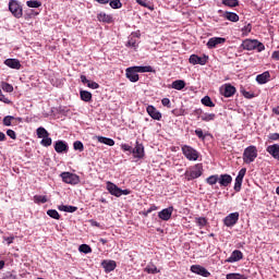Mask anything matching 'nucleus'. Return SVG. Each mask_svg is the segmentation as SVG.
Listing matches in <instances>:
<instances>
[{
  "label": "nucleus",
  "mask_w": 279,
  "mask_h": 279,
  "mask_svg": "<svg viewBox=\"0 0 279 279\" xmlns=\"http://www.w3.org/2000/svg\"><path fill=\"white\" fill-rule=\"evenodd\" d=\"M242 158L245 165H252V162H254L256 158H258V148H256V146L254 145L246 147L244 149Z\"/></svg>",
  "instance_id": "1"
},
{
  "label": "nucleus",
  "mask_w": 279,
  "mask_h": 279,
  "mask_svg": "<svg viewBox=\"0 0 279 279\" xmlns=\"http://www.w3.org/2000/svg\"><path fill=\"white\" fill-rule=\"evenodd\" d=\"M242 47L246 51H254V49H256L259 53L260 51H265V44L258 41V39H245Z\"/></svg>",
  "instance_id": "2"
},
{
  "label": "nucleus",
  "mask_w": 279,
  "mask_h": 279,
  "mask_svg": "<svg viewBox=\"0 0 279 279\" xmlns=\"http://www.w3.org/2000/svg\"><path fill=\"white\" fill-rule=\"evenodd\" d=\"M203 171L204 167L202 163H196L190 170L185 171V178L189 182H191V180H197V178H201Z\"/></svg>",
  "instance_id": "3"
},
{
  "label": "nucleus",
  "mask_w": 279,
  "mask_h": 279,
  "mask_svg": "<svg viewBox=\"0 0 279 279\" xmlns=\"http://www.w3.org/2000/svg\"><path fill=\"white\" fill-rule=\"evenodd\" d=\"M181 151L187 160L195 161L199 158V153L192 146L183 145Z\"/></svg>",
  "instance_id": "4"
},
{
  "label": "nucleus",
  "mask_w": 279,
  "mask_h": 279,
  "mask_svg": "<svg viewBox=\"0 0 279 279\" xmlns=\"http://www.w3.org/2000/svg\"><path fill=\"white\" fill-rule=\"evenodd\" d=\"M9 10L15 19H21L23 16V7L16 0H10Z\"/></svg>",
  "instance_id": "5"
},
{
  "label": "nucleus",
  "mask_w": 279,
  "mask_h": 279,
  "mask_svg": "<svg viewBox=\"0 0 279 279\" xmlns=\"http://www.w3.org/2000/svg\"><path fill=\"white\" fill-rule=\"evenodd\" d=\"M61 178L65 184H80V175L71 172H62Z\"/></svg>",
  "instance_id": "6"
},
{
  "label": "nucleus",
  "mask_w": 279,
  "mask_h": 279,
  "mask_svg": "<svg viewBox=\"0 0 279 279\" xmlns=\"http://www.w3.org/2000/svg\"><path fill=\"white\" fill-rule=\"evenodd\" d=\"M131 154H133L134 158L143 160V158H145V146H143L142 143L136 141L135 147L132 148Z\"/></svg>",
  "instance_id": "7"
},
{
  "label": "nucleus",
  "mask_w": 279,
  "mask_h": 279,
  "mask_svg": "<svg viewBox=\"0 0 279 279\" xmlns=\"http://www.w3.org/2000/svg\"><path fill=\"white\" fill-rule=\"evenodd\" d=\"M125 77H126V80H129L130 82H133V83H136V82H138V80H141V77L138 76V71H137L136 66L128 68L125 70Z\"/></svg>",
  "instance_id": "8"
},
{
  "label": "nucleus",
  "mask_w": 279,
  "mask_h": 279,
  "mask_svg": "<svg viewBox=\"0 0 279 279\" xmlns=\"http://www.w3.org/2000/svg\"><path fill=\"white\" fill-rule=\"evenodd\" d=\"M239 222V211L229 214L225 219L223 223L227 226V228H232L233 226H236Z\"/></svg>",
  "instance_id": "9"
},
{
  "label": "nucleus",
  "mask_w": 279,
  "mask_h": 279,
  "mask_svg": "<svg viewBox=\"0 0 279 279\" xmlns=\"http://www.w3.org/2000/svg\"><path fill=\"white\" fill-rule=\"evenodd\" d=\"M236 93V87L232 86L231 84H225L220 87V94L223 97H234V94Z\"/></svg>",
  "instance_id": "10"
},
{
  "label": "nucleus",
  "mask_w": 279,
  "mask_h": 279,
  "mask_svg": "<svg viewBox=\"0 0 279 279\" xmlns=\"http://www.w3.org/2000/svg\"><path fill=\"white\" fill-rule=\"evenodd\" d=\"M191 271L193 274H197L198 276H203V278H210V272L208 271V269L204 268L201 265L191 266Z\"/></svg>",
  "instance_id": "11"
},
{
  "label": "nucleus",
  "mask_w": 279,
  "mask_h": 279,
  "mask_svg": "<svg viewBox=\"0 0 279 279\" xmlns=\"http://www.w3.org/2000/svg\"><path fill=\"white\" fill-rule=\"evenodd\" d=\"M190 64H201V66H204L208 62V57H199L197 54H192L189 59Z\"/></svg>",
  "instance_id": "12"
},
{
  "label": "nucleus",
  "mask_w": 279,
  "mask_h": 279,
  "mask_svg": "<svg viewBox=\"0 0 279 279\" xmlns=\"http://www.w3.org/2000/svg\"><path fill=\"white\" fill-rule=\"evenodd\" d=\"M146 111L147 114H149V117H151V119L155 121H160V119H162V113H160V111H158V109L151 105L146 108Z\"/></svg>",
  "instance_id": "13"
},
{
  "label": "nucleus",
  "mask_w": 279,
  "mask_h": 279,
  "mask_svg": "<svg viewBox=\"0 0 279 279\" xmlns=\"http://www.w3.org/2000/svg\"><path fill=\"white\" fill-rule=\"evenodd\" d=\"M226 43V38L223 37H211L207 41L208 49H215L217 45H223Z\"/></svg>",
  "instance_id": "14"
},
{
  "label": "nucleus",
  "mask_w": 279,
  "mask_h": 279,
  "mask_svg": "<svg viewBox=\"0 0 279 279\" xmlns=\"http://www.w3.org/2000/svg\"><path fill=\"white\" fill-rule=\"evenodd\" d=\"M107 191L114 197H121V189L110 181L107 182Z\"/></svg>",
  "instance_id": "15"
},
{
  "label": "nucleus",
  "mask_w": 279,
  "mask_h": 279,
  "mask_svg": "<svg viewBox=\"0 0 279 279\" xmlns=\"http://www.w3.org/2000/svg\"><path fill=\"white\" fill-rule=\"evenodd\" d=\"M171 215H173V207L165 208L158 213V217L162 221H169V219H171Z\"/></svg>",
  "instance_id": "16"
},
{
  "label": "nucleus",
  "mask_w": 279,
  "mask_h": 279,
  "mask_svg": "<svg viewBox=\"0 0 279 279\" xmlns=\"http://www.w3.org/2000/svg\"><path fill=\"white\" fill-rule=\"evenodd\" d=\"M54 150L57 154H64L69 151V145L64 141H57L54 143Z\"/></svg>",
  "instance_id": "17"
},
{
  "label": "nucleus",
  "mask_w": 279,
  "mask_h": 279,
  "mask_svg": "<svg viewBox=\"0 0 279 279\" xmlns=\"http://www.w3.org/2000/svg\"><path fill=\"white\" fill-rule=\"evenodd\" d=\"M243 260V252L235 250L231 253V256L227 259V263H239Z\"/></svg>",
  "instance_id": "18"
},
{
  "label": "nucleus",
  "mask_w": 279,
  "mask_h": 279,
  "mask_svg": "<svg viewBox=\"0 0 279 279\" xmlns=\"http://www.w3.org/2000/svg\"><path fill=\"white\" fill-rule=\"evenodd\" d=\"M218 183L220 184V186H230V184H232V175L220 174V177H218Z\"/></svg>",
  "instance_id": "19"
},
{
  "label": "nucleus",
  "mask_w": 279,
  "mask_h": 279,
  "mask_svg": "<svg viewBox=\"0 0 279 279\" xmlns=\"http://www.w3.org/2000/svg\"><path fill=\"white\" fill-rule=\"evenodd\" d=\"M266 151L268 154H270V156H272V158H275V160H279V145L278 144L269 145L266 148Z\"/></svg>",
  "instance_id": "20"
},
{
  "label": "nucleus",
  "mask_w": 279,
  "mask_h": 279,
  "mask_svg": "<svg viewBox=\"0 0 279 279\" xmlns=\"http://www.w3.org/2000/svg\"><path fill=\"white\" fill-rule=\"evenodd\" d=\"M138 34H132V36L129 38V41L126 44V47H131L132 49L136 50L138 49Z\"/></svg>",
  "instance_id": "21"
},
{
  "label": "nucleus",
  "mask_w": 279,
  "mask_h": 279,
  "mask_svg": "<svg viewBox=\"0 0 279 279\" xmlns=\"http://www.w3.org/2000/svg\"><path fill=\"white\" fill-rule=\"evenodd\" d=\"M5 66H9V69H15L19 71L21 69V61L19 59H7L4 61Z\"/></svg>",
  "instance_id": "22"
},
{
  "label": "nucleus",
  "mask_w": 279,
  "mask_h": 279,
  "mask_svg": "<svg viewBox=\"0 0 279 279\" xmlns=\"http://www.w3.org/2000/svg\"><path fill=\"white\" fill-rule=\"evenodd\" d=\"M269 77H271V74H269V71H266L256 76V82L259 84H267V82H269Z\"/></svg>",
  "instance_id": "23"
},
{
  "label": "nucleus",
  "mask_w": 279,
  "mask_h": 279,
  "mask_svg": "<svg viewBox=\"0 0 279 279\" xmlns=\"http://www.w3.org/2000/svg\"><path fill=\"white\" fill-rule=\"evenodd\" d=\"M102 266L107 272L114 271L117 269V262L109 260V262H102Z\"/></svg>",
  "instance_id": "24"
},
{
  "label": "nucleus",
  "mask_w": 279,
  "mask_h": 279,
  "mask_svg": "<svg viewBox=\"0 0 279 279\" xmlns=\"http://www.w3.org/2000/svg\"><path fill=\"white\" fill-rule=\"evenodd\" d=\"M82 101H85L86 104L93 101V94L88 90H81L80 92Z\"/></svg>",
  "instance_id": "25"
},
{
  "label": "nucleus",
  "mask_w": 279,
  "mask_h": 279,
  "mask_svg": "<svg viewBox=\"0 0 279 279\" xmlns=\"http://www.w3.org/2000/svg\"><path fill=\"white\" fill-rule=\"evenodd\" d=\"M97 19L100 23H112V15H108L104 12H100L98 15H97Z\"/></svg>",
  "instance_id": "26"
},
{
  "label": "nucleus",
  "mask_w": 279,
  "mask_h": 279,
  "mask_svg": "<svg viewBox=\"0 0 279 279\" xmlns=\"http://www.w3.org/2000/svg\"><path fill=\"white\" fill-rule=\"evenodd\" d=\"M186 87V82H184L183 80H177L172 82V88H174V90H183V88Z\"/></svg>",
  "instance_id": "27"
},
{
  "label": "nucleus",
  "mask_w": 279,
  "mask_h": 279,
  "mask_svg": "<svg viewBox=\"0 0 279 279\" xmlns=\"http://www.w3.org/2000/svg\"><path fill=\"white\" fill-rule=\"evenodd\" d=\"M223 16L227 19V21H231V23H238L239 21V14L234 12H225Z\"/></svg>",
  "instance_id": "28"
},
{
  "label": "nucleus",
  "mask_w": 279,
  "mask_h": 279,
  "mask_svg": "<svg viewBox=\"0 0 279 279\" xmlns=\"http://www.w3.org/2000/svg\"><path fill=\"white\" fill-rule=\"evenodd\" d=\"M98 143H102L104 145H108L109 147H113L114 140H112L110 137L98 136Z\"/></svg>",
  "instance_id": "29"
},
{
  "label": "nucleus",
  "mask_w": 279,
  "mask_h": 279,
  "mask_svg": "<svg viewBox=\"0 0 279 279\" xmlns=\"http://www.w3.org/2000/svg\"><path fill=\"white\" fill-rule=\"evenodd\" d=\"M135 69H137V73H154V68H151V65H135Z\"/></svg>",
  "instance_id": "30"
},
{
  "label": "nucleus",
  "mask_w": 279,
  "mask_h": 279,
  "mask_svg": "<svg viewBox=\"0 0 279 279\" xmlns=\"http://www.w3.org/2000/svg\"><path fill=\"white\" fill-rule=\"evenodd\" d=\"M195 223L196 226H198V228H206V226L208 225V219H206L205 217H198L195 218Z\"/></svg>",
  "instance_id": "31"
},
{
  "label": "nucleus",
  "mask_w": 279,
  "mask_h": 279,
  "mask_svg": "<svg viewBox=\"0 0 279 279\" xmlns=\"http://www.w3.org/2000/svg\"><path fill=\"white\" fill-rule=\"evenodd\" d=\"M201 101L203 106H206L207 108H215V102H213L210 96H205Z\"/></svg>",
  "instance_id": "32"
},
{
  "label": "nucleus",
  "mask_w": 279,
  "mask_h": 279,
  "mask_svg": "<svg viewBox=\"0 0 279 279\" xmlns=\"http://www.w3.org/2000/svg\"><path fill=\"white\" fill-rule=\"evenodd\" d=\"M109 5L110 8H112V10H121V8H123V3H121V0H110Z\"/></svg>",
  "instance_id": "33"
},
{
  "label": "nucleus",
  "mask_w": 279,
  "mask_h": 279,
  "mask_svg": "<svg viewBox=\"0 0 279 279\" xmlns=\"http://www.w3.org/2000/svg\"><path fill=\"white\" fill-rule=\"evenodd\" d=\"M34 202H35V204H47V202H49V198L47 196H43V195H35Z\"/></svg>",
  "instance_id": "34"
},
{
  "label": "nucleus",
  "mask_w": 279,
  "mask_h": 279,
  "mask_svg": "<svg viewBox=\"0 0 279 279\" xmlns=\"http://www.w3.org/2000/svg\"><path fill=\"white\" fill-rule=\"evenodd\" d=\"M146 274H160V270H158V267L154 264H149L145 268Z\"/></svg>",
  "instance_id": "35"
},
{
  "label": "nucleus",
  "mask_w": 279,
  "mask_h": 279,
  "mask_svg": "<svg viewBox=\"0 0 279 279\" xmlns=\"http://www.w3.org/2000/svg\"><path fill=\"white\" fill-rule=\"evenodd\" d=\"M37 136L38 138H47V136H49V132L45 128L39 126L37 129Z\"/></svg>",
  "instance_id": "36"
},
{
  "label": "nucleus",
  "mask_w": 279,
  "mask_h": 279,
  "mask_svg": "<svg viewBox=\"0 0 279 279\" xmlns=\"http://www.w3.org/2000/svg\"><path fill=\"white\" fill-rule=\"evenodd\" d=\"M207 184L210 186L215 185L217 182H219V174H213L206 179Z\"/></svg>",
  "instance_id": "37"
},
{
  "label": "nucleus",
  "mask_w": 279,
  "mask_h": 279,
  "mask_svg": "<svg viewBox=\"0 0 279 279\" xmlns=\"http://www.w3.org/2000/svg\"><path fill=\"white\" fill-rule=\"evenodd\" d=\"M217 116L215 114V113H203L202 116H201V120L202 121H205V122H208V121H215V118H216Z\"/></svg>",
  "instance_id": "38"
},
{
  "label": "nucleus",
  "mask_w": 279,
  "mask_h": 279,
  "mask_svg": "<svg viewBox=\"0 0 279 279\" xmlns=\"http://www.w3.org/2000/svg\"><path fill=\"white\" fill-rule=\"evenodd\" d=\"M240 93H241V95H243V97H245V99H254V97H256V96L254 95V93L247 92V90H245V88H243V87L240 88Z\"/></svg>",
  "instance_id": "39"
},
{
  "label": "nucleus",
  "mask_w": 279,
  "mask_h": 279,
  "mask_svg": "<svg viewBox=\"0 0 279 279\" xmlns=\"http://www.w3.org/2000/svg\"><path fill=\"white\" fill-rule=\"evenodd\" d=\"M47 215L48 217H51V219L60 220V213H58L56 209H48Z\"/></svg>",
  "instance_id": "40"
},
{
  "label": "nucleus",
  "mask_w": 279,
  "mask_h": 279,
  "mask_svg": "<svg viewBox=\"0 0 279 279\" xmlns=\"http://www.w3.org/2000/svg\"><path fill=\"white\" fill-rule=\"evenodd\" d=\"M138 5H142V8H147L148 10H154V5L149 3L147 0H135Z\"/></svg>",
  "instance_id": "41"
},
{
  "label": "nucleus",
  "mask_w": 279,
  "mask_h": 279,
  "mask_svg": "<svg viewBox=\"0 0 279 279\" xmlns=\"http://www.w3.org/2000/svg\"><path fill=\"white\" fill-rule=\"evenodd\" d=\"M1 88L4 90V93H12L14 90V87L10 83L2 82Z\"/></svg>",
  "instance_id": "42"
},
{
  "label": "nucleus",
  "mask_w": 279,
  "mask_h": 279,
  "mask_svg": "<svg viewBox=\"0 0 279 279\" xmlns=\"http://www.w3.org/2000/svg\"><path fill=\"white\" fill-rule=\"evenodd\" d=\"M222 3L228 8H236V5H239V0H222Z\"/></svg>",
  "instance_id": "43"
},
{
  "label": "nucleus",
  "mask_w": 279,
  "mask_h": 279,
  "mask_svg": "<svg viewBox=\"0 0 279 279\" xmlns=\"http://www.w3.org/2000/svg\"><path fill=\"white\" fill-rule=\"evenodd\" d=\"M80 252H82L83 254H90V252H93V248H90V245L88 244H82L78 247Z\"/></svg>",
  "instance_id": "44"
},
{
  "label": "nucleus",
  "mask_w": 279,
  "mask_h": 279,
  "mask_svg": "<svg viewBox=\"0 0 279 279\" xmlns=\"http://www.w3.org/2000/svg\"><path fill=\"white\" fill-rule=\"evenodd\" d=\"M26 5L28 8H40V5H43V2L37 1V0H31L26 2Z\"/></svg>",
  "instance_id": "45"
},
{
  "label": "nucleus",
  "mask_w": 279,
  "mask_h": 279,
  "mask_svg": "<svg viewBox=\"0 0 279 279\" xmlns=\"http://www.w3.org/2000/svg\"><path fill=\"white\" fill-rule=\"evenodd\" d=\"M51 143L52 140L49 136L43 137L40 145H43V147H51Z\"/></svg>",
  "instance_id": "46"
},
{
  "label": "nucleus",
  "mask_w": 279,
  "mask_h": 279,
  "mask_svg": "<svg viewBox=\"0 0 279 279\" xmlns=\"http://www.w3.org/2000/svg\"><path fill=\"white\" fill-rule=\"evenodd\" d=\"M12 121H14V117L12 116H7L3 118V125H5L7 128H10V125H12Z\"/></svg>",
  "instance_id": "47"
},
{
  "label": "nucleus",
  "mask_w": 279,
  "mask_h": 279,
  "mask_svg": "<svg viewBox=\"0 0 279 279\" xmlns=\"http://www.w3.org/2000/svg\"><path fill=\"white\" fill-rule=\"evenodd\" d=\"M73 148H74L76 151H84V144H83L81 141H76V142H74V144H73Z\"/></svg>",
  "instance_id": "48"
},
{
  "label": "nucleus",
  "mask_w": 279,
  "mask_h": 279,
  "mask_svg": "<svg viewBox=\"0 0 279 279\" xmlns=\"http://www.w3.org/2000/svg\"><path fill=\"white\" fill-rule=\"evenodd\" d=\"M245 173H247V169H246V168H242V169L239 171V173H238L235 180H239V181L243 182V178H245Z\"/></svg>",
  "instance_id": "49"
},
{
  "label": "nucleus",
  "mask_w": 279,
  "mask_h": 279,
  "mask_svg": "<svg viewBox=\"0 0 279 279\" xmlns=\"http://www.w3.org/2000/svg\"><path fill=\"white\" fill-rule=\"evenodd\" d=\"M227 279H247V278L240 274H229L227 275Z\"/></svg>",
  "instance_id": "50"
},
{
  "label": "nucleus",
  "mask_w": 279,
  "mask_h": 279,
  "mask_svg": "<svg viewBox=\"0 0 279 279\" xmlns=\"http://www.w3.org/2000/svg\"><path fill=\"white\" fill-rule=\"evenodd\" d=\"M87 87L92 88L93 90H97V88H99V83L95 81H89V83H87Z\"/></svg>",
  "instance_id": "51"
},
{
  "label": "nucleus",
  "mask_w": 279,
  "mask_h": 279,
  "mask_svg": "<svg viewBox=\"0 0 279 279\" xmlns=\"http://www.w3.org/2000/svg\"><path fill=\"white\" fill-rule=\"evenodd\" d=\"M242 184H243V181H239L238 179H235V183H234V187H233L235 193L241 192Z\"/></svg>",
  "instance_id": "52"
},
{
  "label": "nucleus",
  "mask_w": 279,
  "mask_h": 279,
  "mask_svg": "<svg viewBox=\"0 0 279 279\" xmlns=\"http://www.w3.org/2000/svg\"><path fill=\"white\" fill-rule=\"evenodd\" d=\"M7 136H10L12 138V141H16V132H14V130L9 129L7 131Z\"/></svg>",
  "instance_id": "53"
},
{
  "label": "nucleus",
  "mask_w": 279,
  "mask_h": 279,
  "mask_svg": "<svg viewBox=\"0 0 279 279\" xmlns=\"http://www.w3.org/2000/svg\"><path fill=\"white\" fill-rule=\"evenodd\" d=\"M195 134L196 136H198L202 141H204L206 138V136L204 135V131H202V129H196L195 130Z\"/></svg>",
  "instance_id": "54"
},
{
  "label": "nucleus",
  "mask_w": 279,
  "mask_h": 279,
  "mask_svg": "<svg viewBox=\"0 0 279 279\" xmlns=\"http://www.w3.org/2000/svg\"><path fill=\"white\" fill-rule=\"evenodd\" d=\"M243 34H245V36H247V34H250V32H252V24H247L242 28Z\"/></svg>",
  "instance_id": "55"
},
{
  "label": "nucleus",
  "mask_w": 279,
  "mask_h": 279,
  "mask_svg": "<svg viewBox=\"0 0 279 279\" xmlns=\"http://www.w3.org/2000/svg\"><path fill=\"white\" fill-rule=\"evenodd\" d=\"M161 104L162 106H165L166 108H171V100L169 98H163L161 99Z\"/></svg>",
  "instance_id": "56"
},
{
  "label": "nucleus",
  "mask_w": 279,
  "mask_h": 279,
  "mask_svg": "<svg viewBox=\"0 0 279 279\" xmlns=\"http://www.w3.org/2000/svg\"><path fill=\"white\" fill-rule=\"evenodd\" d=\"M2 279H16V275L12 274L11 271H8L4 274Z\"/></svg>",
  "instance_id": "57"
},
{
  "label": "nucleus",
  "mask_w": 279,
  "mask_h": 279,
  "mask_svg": "<svg viewBox=\"0 0 279 279\" xmlns=\"http://www.w3.org/2000/svg\"><path fill=\"white\" fill-rule=\"evenodd\" d=\"M121 149H123V151H130L132 154V146H130L129 144H122Z\"/></svg>",
  "instance_id": "58"
},
{
  "label": "nucleus",
  "mask_w": 279,
  "mask_h": 279,
  "mask_svg": "<svg viewBox=\"0 0 279 279\" xmlns=\"http://www.w3.org/2000/svg\"><path fill=\"white\" fill-rule=\"evenodd\" d=\"M77 210L76 206L66 205L65 213H75Z\"/></svg>",
  "instance_id": "59"
},
{
  "label": "nucleus",
  "mask_w": 279,
  "mask_h": 279,
  "mask_svg": "<svg viewBox=\"0 0 279 279\" xmlns=\"http://www.w3.org/2000/svg\"><path fill=\"white\" fill-rule=\"evenodd\" d=\"M268 138H270V141H279V133H271Z\"/></svg>",
  "instance_id": "60"
},
{
  "label": "nucleus",
  "mask_w": 279,
  "mask_h": 279,
  "mask_svg": "<svg viewBox=\"0 0 279 279\" xmlns=\"http://www.w3.org/2000/svg\"><path fill=\"white\" fill-rule=\"evenodd\" d=\"M3 240L7 241L8 245L14 243V236H4Z\"/></svg>",
  "instance_id": "61"
},
{
  "label": "nucleus",
  "mask_w": 279,
  "mask_h": 279,
  "mask_svg": "<svg viewBox=\"0 0 279 279\" xmlns=\"http://www.w3.org/2000/svg\"><path fill=\"white\" fill-rule=\"evenodd\" d=\"M130 193H132V191H130L129 189L120 190V197H121V195H130Z\"/></svg>",
  "instance_id": "62"
},
{
  "label": "nucleus",
  "mask_w": 279,
  "mask_h": 279,
  "mask_svg": "<svg viewBox=\"0 0 279 279\" xmlns=\"http://www.w3.org/2000/svg\"><path fill=\"white\" fill-rule=\"evenodd\" d=\"M81 82L83 83V84H87V86H88V83L90 82L88 78H86V75H81Z\"/></svg>",
  "instance_id": "63"
},
{
  "label": "nucleus",
  "mask_w": 279,
  "mask_h": 279,
  "mask_svg": "<svg viewBox=\"0 0 279 279\" xmlns=\"http://www.w3.org/2000/svg\"><path fill=\"white\" fill-rule=\"evenodd\" d=\"M271 58L272 60H279V51H274Z\"/></svg>",
  "instance_id": "64"
}]
</instances>
